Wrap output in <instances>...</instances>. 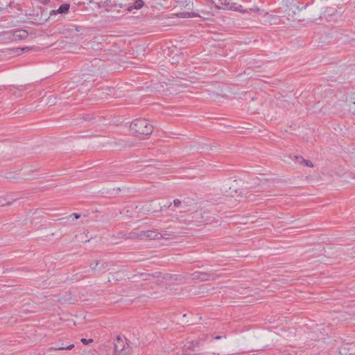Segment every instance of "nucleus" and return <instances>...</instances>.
Masks as SVG:
<instances>
[{"label":"nucleus","mask_w":355,"mask_h":355,"mask_svg":"<svg viewBox=\"0 0 355 355\" xmlns=\"http://www.w3.org/2000/svg\"><path fill=\"white\" fill-rule=\"evenodd\" d=\"M171 207H172V204H171V203H170V204L167 206V207H168V208H171Z\"/></svg>","instance_id":"a211bd4d"},{"label":"nucleus","mask_w":355,"mask_h":355,"mask_svg":"<svg viewBox=\"0 0 355 355\" xmlns=\"http://www.w3.org/2000/svg\"><path fill=\"white\" fill-rule=\"evenodd\" d=\"M92 341H93V340H92V339H89V340H87V339H85V338H82V339H81V342H82L83 344H85V345H87V344H89V343H92Z\"/></svg>","instance_id":"ddd939ff"},{"label":"nucleus","mask_w":355,"mask_h":355,"mask_svg":"<svg viewBox=\"0 0 355 355\" xmlns=\"http://www.w3.org/2000/svg\"><path fill=\"white\" fill-rule=\"evenodd\" d=\"M173 207H182V202L179 199L174 200H173Z\"/></svg>","instance_id":"f8f14e48"},{"label":"nucleus","mask_w":355,"mask_h":355,"mask_svg":"<svg viewBox=\"0 0 355 355\" xmlns=\"http://www.w3.org/2000/svg\"><path fill=\"white\" fill-rule=\"evenodd\" d=\"M144 6V1L142 0H137L135 1L132 6H130L128 10H132V9H140Z\"/></svg>","instance_id":"0eeeda50"},{"label":"nucleus","mask_w":355,"mask_h":355,"mask_svg":"<svg viewBox=\"0 0 355 355\" xmlns=\"http://www.w3.org/2000/svg\"><path fill=\"white\" fill-rule=\"evenodd\" d=\"M21 51H28L29 50V48L28 47H24V48H21V49H19Z\"/></svg>","instance_id":"4468645a"},{"label":"nucleus","mask_w":355,"mask_h":355,"mask_svg":"<svg viewBox=\"0 0 355 355\" xmlns=\"http://www.w3.org/2000/svg\"><path fill=\"white\" fill-rule=\"evenodd\" d=\"M130 128L135 132L144 135H149L153 130V125L145 119H135L131 123Z\"/></svg>","instance_id":"f257e3e1"},{"label":"nucleus","mask_w":355,"mask_h":355,"mask_svg":"<svg viewBox=\"0 0 355 355\" xmlns=\"http://www.w3.org/2000/svg\"><path fill=\"white\" fill-rule=\"evenodd\" d=\"M200 351L198 340L186 343L182 347L183 355H193Z\"/></svg>","instance_id":"f03ea898"},{"label":"nucleus","mask_w":355,"mask_h":355,"mask_svg":"<svg viewBox=\"0 0 355 355\" xmlns=\"http://www.w3.org/2000/svg\"><path fill=\"white\" fill-rule=\"evenodd\" d=\"M73 216H74L76 219H78V218H79L80 217V215L78 214H74Z\"/></svg>","instance_id":"2eb2a0df"},{"label":"nucleus","mask_w":355,"mask_h":355,"mask_svg":"<svg viewBox=\"0 0 355 355\" xmlns=\"http://www.w3.org/2000/svg\"><path fill=\"white\" fill-rule=\"evenodd\" d=\"M211 6H214L218 8L232 10L233 8L230 4L231 0H205Z\"/></svg>","instance_id":"20e7f679"},{"label":"nucleus","mask_w":355,"mask_h":355,"mask_svg":"<svg viewBox=\"0 0 355 355\" xmlns=\"http://www.w3.org/2000/svg\"><path fill=\"white\" fill-rule=\"evenodd\" d=\"M115 351L118 355H129L130 349L126 342L121 338H117L114 343Z\"/></svg>","instance_id":"7ed1b4c3"},{"label":"nucleus","mask_w":355,"mask_h":355,"mask_svg":"<svg viewBox=\"0 0 355 355\" xmlns=\"http://www.w3.org/2000/svg\"><path fill=\"white\" fill-rule=\"evenodd\" d=\"M177 15L180 17L183 18L193 17L196 16L194 13H191L188 12H179Z\"/></svg>","instance_id":"6e6552de"},{"label":"nucleus","mask_w":355,"mask_h":355,"mask_svg":"<svg viewBox=\"0 0 355 355\" xmlns=\"http://www.w3.org/2000/svg\"><path fill=\"white\" fill-rule=\"evenodd\" d=\"M70 5L69 3H63L60 6L58 10H52L51 15L66 14L69 12Z\"/></svg>","instance_id":"423d86ee"},{"label":"nucleus","mask_w":355,"mask_h":355,"mask_svg":"<svg viewBox=\"0 0 355 355\" xmlns=\"http://www.w3.org/2000/svg\"><path fill=\"white\" fill-rule=\"evenodd\" d=\"M74 347V345L71 344L67 347H57L52 348L54 350H71Z\"/></svg>","instance_id":"9d476101"},{"label":"nucleus","mask_w":355,"mask_h":355,"mask_svg":"<svg viewBox=\"0 0 355 355\" xmlns=\"http://www.w3.org/2000/svg\"><path fill=\"white\" fill-rule=\"evenodd\" d=\"M296 159L298 160V162L300 163L303 164L305 166H310V167L313 166V164L309 160H306L302 157H296Z\"/></svg>","instance_id":"1a4fd4ad"},{"label":"nucleus","mask_w":355,"mask_h":355,"mask_svg":"<svg viewBox=\"0 0 355 355\" xmlns=\"http://www.w3.org/2000/svg\"><path fill=\"white\" fill-rule=\"evenodd\" d=\"M222 338H223L222 336H217L215 337V339L219 340V339H221Z\"/></svg>","instance_id":"dca6fc26"},{"label":"nucleus","mask_w":355,"mask_h":355,"mask_svg":"<svg viewBox=\"0 0 355 355\" xmlns=\"http://www.w3.org/2000/svg\"><path fill=\"white\" fill-rule=\"evenodd\" d=\"M98 263H96V265H95V267L91 266L92 270H94L98 266Z\"/></svg>","instance_id":"f3484780"},{"label":"nucleus","mask_w":355,"mask_h":355,"mask_svg":"<svg viewBox=\"0 0 355 355\" xmlns=\"http://www.w3.org/2000/svg\"><path fill=\"white\" fill-rule=\"evenodd\" d=\"M134 238H148L150 239H160L163 238V235L161 233H158L155 231H146L141 232L139 234L132 236Z\"/></svg>","instance_id":"39448f33"},{"label":"nucleus","mask_w":355,"mask_h":355,"mask_svg":"<svg viewBox=\"0 0 355 355\" xmlns=\"http://www.w3.org/2000/svg\"><path fill=\"white\" fill-rule=\"evenodd\" d=\"M10 203H11V202L9 200H7L6 198H0V207L8 205H10Z\"/></svg>","instance_id":"9b49d317"}]
</instances>
